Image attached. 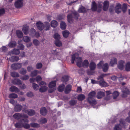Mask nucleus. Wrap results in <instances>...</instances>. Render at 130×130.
<instances>
[{
  "label": "nucleus",
  "mask_w": 130,
  "mask_h": 130,
  "mask_svg": "<svg viewBox=\"0 0 130 130\" xmlns=\"http://www.w3.org/2000/svg\"><path fill=\"white\" fill-rule=\"evenodd\" d=\"M79 16L78 12L73 10L71 11V13L69 14L67 16L68 21L69 23H72L73 22V18L77 20Z\"/></svg>",
  "instance_id": "1"
},
{
  "label": "nucleus",
  "mask_w": 130,
  "mask_h": 130,
  "mask_svg": "<svg viewBox=\"0 0 130 130\" xmlns=\"http://www.w3.org/2000/svg\"><path fill=\"white\" fill-rule=\"evenodd\" d=\"M75 61L77 66L79 67L83 66L84 68H87L88 66L89 62L88 60H85L82 63V59L81 57H77Z\"/></svg>",
  "instance_id": "2"
},
{
  "label": "nucleus",
  "mask_w": 130,
  "mask_h": 130,
  "mask_svg": "<svg viewBox=\"0 0 130 130\" xmlns=\"http://www.w3.org/2000/svg\"><path fill=\"white\" fill-rule=\"evenodd\" d=\"M36 25L37 28L40 30H41L43 29L45 30H49L50 25L49 23L48 22H45L44 23V25H43L42 23L40 21H39L37 23Z\"/></svg>",
  "instance_id": "3"
},
{
  "label": "nucleus",
  "mask_w": 130,
  "mask_h": 130,
  "mask_svg": "<svg viewBox=\"0 0 130 130\" xmlns=\"http://www.w3.org/2000/svg\"><path fill=\"white\" fill-rule=\"evenodd\" d=\"M95 92L92 91L90 92L88 94V98L87 101L90 104L92 105H94L97 104V102L93 99L95 96Z\"/></svg>",
  "instance_id": "4"
},
{
  "label": "nucleus",
  "mask_w": 130,
  "mask_h": 130,
  "mask_svg": "<svg viewBox=\"0 0 130 130\" xmlns=\"http://www.w3.org/2000/svg\"><path fill=\"white\" fill-rule=\"evenodd\" d=\"M104 62L103 61H101L97 65L98 68H102L103 71L104 72H106L108 69L109 65L107 63L103 64Z\"/></svg>",
  "instance_id": "5"
},
{
  "label": "nucleus",
  "mask_w": 130,
  "mask_h": 130,
  "mask_svg": "<svg viewBox=\"0 0 130 130\" xmlns=\"http://www.w3.org/2000/svg\"><path fill=\"white\" fill-rule=\"evenodd\" d=\"M107 75V74H102L97 78V79L98 80H99L100 79H101V80L99 82V84L101 86L104 87L106 86L107 83L104 81L103 78L105 76H106Z\"/></svg>",
  "instance_id": "6"
},
{
  "label": "nucleus",
  "mask_w": 130,
  "mask_h": 130,
  "mask_svg": "<svg viewBox=\"0 0 130 130\" xmlns=\"http://www.w3.org/2000/svg\"><path fill=\"white\" fill-rule=\"evenodd\" d=\"M119 121L120 124L116 125L113 128V130H122V126L124 125L125 121L123 119H120Z\"/></svg>",
  "instance_id": "7"
},
{
  "label": "nucleus",
  "mask_w": 130,
  "mask_h": 130,
  "mask_svg": "<svg viewBox=\"0 0 130 130\" xmlns=\"http://www.w3.org/2000/svg\"><path fill=\"white\" fill-rule=\"evenodd\" d=\"M122 94L121 96L122 97H126L127 95L129 94L130 91L126 87L123 86L122 89Z\"/></svg>",
  "instance_id": "8"
},
{
  "label": "nucleus",
  "mask_w": 130,
  "mask_h": 130,
  "mask_svg": "<svg viewBox=\"0 0 130 130\" xmlns=\"http://www.w3.org/2000/svg\"><path fill=\"white\" fill-rule=\"evenodd\" d=\"M13 117L14 118L17 120L21 119L22 118H28V116L27 115H23L19 113H15L13 115Z\"/></svg>",
  "instance_id": "9"
},
{
  "label": "nucleus",
  "mask_w": 130,
  "mask_h": 130,
  "mask_svg": "<svg viewBox=\"0 0 130 130\" xmlns=\"http://www.w3.org/2000/svg\"><path fill=\"white\" fill-rule=\"evenodd\" d=\"M21 67L22 63H14L11 66V68L15 70L20 68Z\"/></svg>",
  "instance_id": "10"
},
{
  "label": "nucleus",
  "mask_w": 130,
  "mask_h": 130,
  "mask_svg": "<svg viewBox=\"0 0 130 130\" xmlns=\"http://www.w3.org/2000/svg\"><path fill=\"white\" fill-rule=\"evenodd\" d=\"M29 29V27L28 26L26 25H24L23 26L22 30L24 34L26 35L28 33Z\"/></svg>",
  "instance_id": "11"
},
{
  "label": "nucleus",
  "mask_w": 130,
  "mask_h": 130,
  "mask_svg": "<svg viewBox=\"0 0 130 130\" xmlns=\"http://www.w3.org/2000/svg\"><path fill=\"white\" fill-rule=\"evenodd\" d=\"M24 112L25 113H27L28 115L30 116L33 115H34L35 113L34 110L31 109L25 110L24 111Z\"/></svg>",
  "instance_id": "12"
},
{
  "label": "nucleus",
  "mask_w": 130,
  "mask_h": 130,
  "mask_svg": "<svg viewBox=\"0 0 130 130\" xmlns=\"http://www.w3.org/2000/svg\"><path fill=\"white\" fill-rule=\"evenodd\" d=\"M9 91L12 92H18L19 91V89L17 87L14 86L10 87L9 89Z\"/></svg>",
  "instance_id": "13"
},
{
  "label": "nucleus",
  "mask_w": 130,
  "mask_h": 130,
  "mask_svg": "<svg viewBox=\"0 0 130 130\" xmlns=\"http://www.w3.org/2000/svg\"><path fill=\"white\" fill-rule=\"evenodd\" d=\"M125 63L124 61H120L118 65V68L122 70L124 67Z\"/></svg>",
  "instance_id": "14"
},
{
  "label": "nucleus",
  "mask_w": 130,
  "mask_h": 130,
  "mask_svg": "<svg viewBox=\"0 0 130 130\" xmlns=\"http://www.w3.org/2000/svg\"><path fill=\"white\" fill-rule=\"evenodd\" d=\"M12 83L14 85H19L22 83L21 80L18 78H15L12 80Z\"/></svg>",
  "instance_id": "15"
},
{
  "label": "nucleus",
  "mask_w": 130,
  "mask_h": 130,
  "mask_svg": "<svg viewBox=\"0 0 130 130\" xmlns=\"http://www.w3.org/2000/svg\"><path fill=\"white\" fill-rule=\"evenodd\" d=\"M14 5L17 8H20L22 6L23 3L22 2L18 0L15 2Z\"/></svg>",
  "instance_id": "16"
},
{
  "label": "nucleus",
  "mask_w": 130,
  "mask_h": 130,
  "mask_svg": "<svg viewBox=\"0 0 130 130\" xmlns=\"http://www.w3.org/2000/svg\"><path fill=\"white\" fill-rule=\"evenodd\" d=\"M9 60L12 62L18 61L19 59L18 57L17 56H12L9 58Z\"/></svg>",
  "instance_id": "17"
},
{
  "label": "nucleus",
  "mask_w": 130,
  "mask_h": 130,
  "mask_svg": "<svg viewBox=\"0 0 130 130\" xmlns=\"http://www.w3.org/2000/svg\"><path fill=\"white\" fill-rule=\"evenodd\" d=\"M71 89V86L70 85H68L66 87L64 91L65 93L67 94L69 93Z\"/></svg>",
  "instance_id": "18"
},
{
  "label": "nucleus",
  "mask_w": 130,
  "mask_h": 130,
  "mask_svg": "<svg viewBox=\"0 0 130 130\" xmlns=\"http://www.w3.org/2000/svg\"><path fill=\"white\" fill-rule=\"evenodd\" d=\"M40 114L42 115H45L47 113V111L46 108L43 107L41 108L40 110Z\"/></svg>",
  "instance_id": "19"
},
{
  "label": "nucleus",
  "mask_w": 130,
  "mask_h": 130,
  "mask_svg": "<svg viewBox=\"0 0 130 130\" xmlns=\"http://www.w3.org/2000/svg\"><path fill=\"white\" fill-rule=\"evenodd\" d=\"M105 95L104 92L100 91L98 93L96 97L98 99H100L104 97Z\"/></svg>",
  "instance_id": "20"
},
{
  "label": "nucleus",
  "mask_w": 130,
  "mask_h": 130,
  "mask_svg": "<svg viewBox=\"0 0 130 130\" xmlns=\"http://www.w3.org/2000/svg\"><path fill=\"white\" fill-rule=\"evenodd\" d=\"M85 98V95L82 94H80L78 95L77 99L78 100L80 101H82Z\"/></svg>",
  "instance_id": "21"
},
{
  "label": "nucleus",
  "mask_w": 130,
  "mask_h": 130,
  "mask_svg": "<svg viewBox=\"0 0 130 130\" xmlns=\"http://www.w3.org/2000/svg\"><path fill=\"white\" fill-rule=\"evenodd\" d=\"M16 34L18 37L19 38H21L23 36V34L21 31L20 30H18L16 32Z\"/></svg>",
  "instance_id": "22"
},
{
  "label": "nucleus",
  "mask_w": 130,
  "mask_h": 130,
  "mask_svg": "<svg viewBox=\"0 0 130 130\" xmlns=\"http://www.w3.org/2000/svg\"><path fill=\"white\" fill-rule=\"evenodd\" d=\"M56 84V82L55 81H52L50 82L48 85V86L50 88H54Z\"/></svg>",
  "instance_id": "23"
},
{
  "label": "nucleus",
  "mask_w": 130,
  "mask_h": 130,
  "mask_svg": "<svg viewBox=\"0 0 130 130\" xmlns=\"http://www.w3.org/2000/svg\"><path fill=\"white\" fill-rule=\"evenodd\" d=\"M117 63V59L116 58H113L112 59L110 62V65L111 66H113L115 64H116Z\"/></svg>",
  "instance_id": "24"
},
{
  "label": "nucleus",
  "mask_w": 130,
  "mask_h": 130,
  "mask_svg": "<svg viewBox=\"0 0 130 130\" xmlns=\"http://www.w3.org/2000/svg\"><path fill=\"white\" fill-rule=\"evenodd\" d=\"M22 107V106L20 104H18L15 107V110L16 111H19L21 110Z\"/></svg>",
  "instance_id": "25"
},
{
  "label": "nucleus",
  "mask_w": 130,
  "mask_h": 130,
  "mask_svg": "<svg viewBox=\"0 0 130 130\" xmlns=\"http://www.w3.org/2000/svg\"><path fill=\"white\" fill-rule=\"evenodd\" d=\"M23 123L21 122V120L19 122L17 123L14 124L16 128H20L23 127Z\"/></svg>",
  "instance_id": "26"
},
{
  "label": "nucleus",
  "mask_w": 130,
  "mask_h": 130,
  "mask_svg": "<svg viewBox=\"0 0 130 130\" xmlns=\"http://www.w3.org/2000/svg\"><path fill=\"white\" fill-rule=\"evenodd\" d=\"M65 86V85L63 84H62L60 85L58 88V90L60 92L63 91L64 88Z\"/></svg>",
  "instance_id": "27"
},
{
  "label": "nucleus",
  "mask_w": 130,
  "mask_h": 130,
  "mask_svg": "<svg viewBox=\"0 0 130 130\" xmlns=\"http://www.w3.org/2000/svg\"><path fill=\"white\" fill-rule=\"evenodd\" d=\"M67 26V25L66 23L63 22L62 21L60 24V27L62 30L66 29Z\"/></svg>",
  "instance_id": "28"
},
{
  "label": "nucleus",
  "mask_w": 130,
  "mask_h": 130,
  "mask_svg": "<svg viewBox=\"0 0 130 130\" xmlns=\"http://www.w3.org/2000/svg\"><path fill=\"white\" fill-rule=\"evenodd\" d=\"M89 67L91 70H94L95 68L96 64L94 62H92L90 64Z\"/></svg>",
  "instance_id": "29"
},
{
  "label": "nucleus",
  "mask_w": 130,
  "mask_h": 130,
  "mask_svg": "<svg viewBox=\"0 0 130 130\" xmlns=\"http://www.w3.org/2000/svg\"><path fill=\"white\" fill-rule=\"evenodd\" d=\"M58 25V22L56 21H52L51 23V26L52 27H56Z\"/></svg>",
  "instance_id": "30"
},
{
  "label": "nucleus",
  "mask_w": 130,
  "mask_h": 130,
  "mask_svg": "<svg viewBox=\"0 0 130 130\" xmlns=\"http://www.w3.org/2000/svg\"><path fill=\"white\" fill-rule=\"evenodd\" d=\"M11 75L12 77H19V73L16 72H11Z\"/></svg>",
  "instance_id": "31"
},
{
  "label": "nucleus",
  "mask_w": 130,
  "mask_h": 130,
  "mask_svg": "<svg viewBox=\"0 0 130 130\" xmlns=\"http://www.w3.org/2000/svg\"><path fill=\"white\" fill-rule=\"evenodd\" d=\"M17 43L15 41L10 42L8 44L9 46L11 48H13L15 47Z\"/></svg>",
  "instance_id": "32"
},
{
  "label": "nucleus",
  "mask_w": 130,
  "mask_h": 130,
  "mask_svg": "<svg viewBox=\"0 0 130 130\" xmlns=\"http://www.w3.org/2000/svg\"><path fill=\"white\" fill-rule=\"evenodd\" d=\"M78 54L77 53H75L72 55L71 61L72 63H74L75 58L77 56H78Z\"/></svg>",
  "instance_id": "33"
},
{
  "label": "nucleus",
  "mask_w": 130,
  "mask_h": 130,
  "mask_svg": "<svg viewBox=\"0 0 130 130\" xmlns=\"http://www.w3.org/2000/svg\"><path fill=\"white\" fill-rule=\"evenodd\" d=\"M103 8H108L109 7V2L108 1H104L103 3Z\"/></svg>",
  "instance_id": "34"
},
{
  "label": "nucleus",
  "mask_w": 130,
  "mask_h": 130,
  "mask_svg": "<svg viewBox=\"0 0 130 130\" xmlns=\"http://www.w3.org/2000/svg\"><path fill=\"white\" fill-rule=\"evenodd\" d=\"M47 89V88L45 86H42L39 89V91L41 92H45L46 91Z\"/></svg>",
  "instance_id": "35"
},
{
  "label": "nucleus",
  "mask_w": 130,
  "mask_h": 130,
  "mask_svg": "<svg viewBox=\"0 0 130 130\" xmlns=\"http://www.w3.org/2000/svg\"><path fill=\"white\" fill-rule=\"evenodd\" d=\"M30 125L31 127L36 128L39 127L40 126L39 124L35 123H30Z\"/></svg>",
  "instance_id": "36"
},
{
  "label": "nucleus",
  "mask_w": 130,
  "mask_h": 130,
  "mask_svg": "<svg viewBox=\"0 0 130 130\" xmlns=\"http://www.w3.org/2000/svg\"><path fill=\"white\" fill-rule=\"evenodd\" d=\"M18 97V95L15 93H12L10 94L9 95V98H17Z\"/></svg>",
  "instance_id": "37"
},
{
  "label": "nucleus",
  "mask_w": 130,
  "mask_h": 130,
  "mask_svg": "<svg viewBox=\"0 0 130 130\" xmlns=\"http://www.w3.org/2000/svg\"><path fill=\"white\" fill-rule=\"evenodd\" d=\"M119 93L117 91H114L113 93V96L114 99H116L118 96Z\"/></svg>",
  "instance_id": "38"
},
{
  "label": "nucleus",
  "mask_w": 130,
  "mask_h": 130,
  "mask_svg": "<svg viewBox=\"0 0 130 130\" xmlns=\"http://www.w3.org/2000/svg\"><path fill=\"white\" fill-rule=\"evenodd\" d=\"M35 30L34 28H32L31 29L29 35L30 36H32V37H34L35 36Z\"/></svg>",
  "instance_id": "39"
},
{
  "label": "nucleus",
  "mask_w": 130,
  "mask_h": 130,
  "mask_svg": "<svg viewBox=\"0 0 130 130\" xmlns=\"http://www.w3.org/2000/svg\"><path fill=\"white\" fill-rule=\"evenodd\" d=\"M47 120L45 118H42L40 119L39 121V122L41 124H44L47 122Z\"/></svg>",
  "instance_id": "40"
},
{
  "label": "nucleus",
  "mask_w": 130,
  "mask_h": 130,
  "mask_svg": "<svg viewBox=\"0 0 130 130\" xmlns=\"http://www.w3.org/2000/svg\"><path fill=\"white\" fill-rule=\"evenodd\" d=\"M23 40L24 41L27 42H29L30 41V39L28 36H25L23 37Z\"/></svg>",
  "instance_id": "41"
},
{
  "label": "nucleus",
  "mask_w": 130,
  "mask_h": 130,
  "mask_svg": "<svg viewBox=\"0 0 130 130\" xmlns=\"http://www.w3.org/2000/svg\"><path fill=\"white\" fill-rule=\"evenodd\" d=\"M12 53L15 55H18L20 54V52L19 49L14 48L12 51Z\"/></svg>",
  "instance_id": "42"
},
{
  "label": "nucleus",
  "mask_w": 130,
  "mask_h": 130,
  "mask_svg": "<svg viewBox=\"0 0 130 130\" xmlns=\"http://www.w3.org/2000/svg\"><path fill=\"white\" fill-rule=\"evenodd\" d=\"M62 34L65 38H67L69 35V32L67 30H65L62 32Z\"/></svg>",
  "instance_id": "43"
},
{
  "label": "nucleus",
  "mask_w": 130,
  "mask_h": 130,
  "mask_svg": "<svg viewBox=\"0 0 130 130\" xmlns=\"http://www.w3.org/2000/svg\"><path fill=\"white\" fill-rule=\"evenodd\" d=\"M106 93L107 95L106 97L105 98V99L107 100H108L110 98V97L109 96V94L111 93V92L110 91H106Z\"/></svg>",
  "instance_id": "44"
},
{
  "label": "nucleus",
  "mask_w": 130,
  "mask_h": 130,
  "mask_svg": "<svg viewBox=\"0 0 130 130\" xmlns=\"http://www.w3.org/2000/svg\"><path fill=\"white\" fill-rule=\"evenodd\" d=\"M55 44L56 45L58 46H60L62 45V43L59 40H56L55 41Z\"/></svg>",
  "instance_id": "45"
},
{
  "label": "nucleus",
  "mask_w": 130,
  "mask_h": 130,
  "mask_svg": "<svg viewBox=\"0 0 130 130\" xmlns=\"http://www.w3.org/2000/svg\"><path fill=\"white\" fill-rule=\"evenodd\" d=\"M69 79V77L67 76H63L61 78V80L63 82H67Z\"/></svg>",
  "instance_id": "46"
},
{
  "label": "nucleus",
  "mask_w": 130,
  "mask_h": 130,
  "mask_svg": "<svg viewBox=\"0 0 130 130\" xmlns=\"http://www.w3.org/2000/svg\"><path fill=\"white\" fill-rule=\"evenodd\" d=\"M38 72V71L35 70L31 72L30 76L32 77L35 76L37 75Z\"/></svg>",
  "instance_id": "47"
},
{
  "label": "nucleus",
  "mask_w": 130,
  "mask_h": 130,
  "mask_svg": "<svg viewBox=\"0 0 130 130\" xmlns=\"http://www.w3.org/2000/svg\"><path fill=\"white\" fill-rule=\"evenodd\" d=\"M27 72L26 70L24 68H22L21 70L19 72L22 74L24 75Z\"/></svg>",
  "instance_id": "48"
},
{
  "label": "nucleus",
  "mask_w": 130,
  "mask_h": 130,
  "mask_svg": "<svg viewBox=\"0 0 130 130\" xmlns=\"http://www.w3.org/2000/svg\"><path fill=\"white\" fill-rule=\"evenodd\" d=\"M77 0L76 1H71L69 2L68 1L67 2V4L69 5H71L74 4L75 3L77 2Z\"/></svg>",
  "instance_id": "49"
},
{
  "label": "nucleus",
  "mask_w": 130,
  "mask_h": 130,
  "mask_svg": "<svg viewBox=\"0 0 130 130\" xmlns=\"http://www.w3.org/2000/svg\"><path fill=\"white\" fill-rule=\"evenodd\" d=\"M125 70L127 71H130V62H128L127 63L126 65Z\"/></svg>",
  "instance_id": "50"
},
{
  "label": "nucleus",
  "mask_w": 130,
  "mask_h": 130,
  "mask_svg": "<svg viewBox=\"0 0 130 130\" xmlns=\"http://www.w3.org/2000/svg\"><path fill=\"white\" fill-rule=\"evenodd\" d=\"M32 87L33 89L35 90H37L39 89V86L38 85L36 84L33 83Z\"/></svg>",
  "instance_id": "51"
},
{
  "label": "nucleus",
  "mask_w": 130,
  "mask_h": 130,
  "mask_svg": "<svg viewBox=\"0 0 130 130\" xmlns=\"http://www.w3.org/2000/svg\"><path fill=\"white\" fill-rule=\"evenodd\" d=\"M77 101L75 100H72L69 101V104L71 106L75 105Z\"/></svg>",
  "instance_id": "52"
},
{
  "label": "nucleus",
  "mask_w": 130,
  "mask_h": 130,
  "mask_svg": "<svg viewBox=\"0 0 130 130\" xmlns=\"http://www.w3.org/2000/svg\"><path fill=\"white\" fill-rule=\"evenodd\" d=\"M33 44L36 46L39 45L40 44L39 41L37 40L36 39L33 40Z\"/></svg>",
  "instance_id": "53"
},
{
  "label": "nucleus",
  "mask_w": 130,
  "mask_h": 130,
  "mask_svg": "<svg viewBox=\"0 0 130 130\" xmlns=\"http://www.w3.org/2000/svg\"><path fill=\"white\" fill-rule=\"evenodd\" d=\"M54 37L56 40H59V39L60 38V35L57 33H55L54 34Z\"/></svg>",
  "instance_id": "54"
},
{
  "label": "nucleus",
  "mask_w": 130,
  "mask_h": 130,
  "mask_svg": "<svg viewBox=\"0 0 130 130\" xmlns=\"http://www.w3.org/2000/svg\"><path fill=\"white\" fill-rule=\"evenodd\" d=\"M92 8H97V4L95 1H93L92 3Z\"/></svg>",
  "instance_id": "55"
},
{
  "label": "nucleus",
  "mask_w": 130,
  "mask_h": 130,
  "mask_svg": "<svg viewBox=\"0 0 130 130\" xmlns=\"http://www.w3.org/2000/svg\"><path fill=\"white\" fill-rule=\"evenodd\" d=\"M42 66V65L41 63H37L36 65L37 69H39L41 68Z\"/></svg>",
  "instance_id": "56"
},
{
  "label": "nucleus",
  "mask_w": 130,
  "mask_h": 130,
  "mask_svg": "<svg viewBox=\"0 0 130 130\" xmlns=\"http://www.w3.org/2000/svg\"><path fill=\"white\" fill-rule=\"evenodd\" d=\"M86 9H79L78 11L79 12L85 13L86 12Z\"/></svg>",
  "instance_id": "57"
},
{
  "label": "nucleus",
  "mask_w": 130,
  "mask_h": 130,
  "mask_svg": "<svg viewBox=\"0 0 130 130\" xmlns=\"http://www.w3.org/2000/svg\"><path fill=\"white\" fill-rule=\"evenodd\" d=\"M30 125L29 124H24V123H23V127H24L25 128L28 129L30 127Z\"/></svg>",
  "instance_id": "58"
},
{
  "label": "nucleus",
  "mask_w": 130,
  "mask_h": 130,
  "mask_svg": "<svg viewBox=\"0 0 130 130\" xmlns=\"http://www.w3.org/2000/svg\"><path fill=\"white\" fill-rule=\"evenodd\" d=\"M27 95L28 97H31L34 96L33 93L31 92H29L27 93Z\"/></svg>",
  "instance_id": "59"
},
{
  "label": "nucleus",
  "mask_w": 130,
  "mask_h": 130,
  "mask_svg": "<svg viewBox=\"0 0 130 130\" xmlns=\"http://www.w3.org/2000/svg\"><path fill=\"white\" fill-rule=\"evenodd\" d=\"M29 76L28 75H25L21 78V79L23 80H26L29 78Z\"/></svg>",
  "instance_id": "60"
},
{
  "label": "nucleus",
  "mask_w": 130,
  "mask_h": 130,
  "mask_svg": "<svg viewBox=\"0 0 130 130\" xmlns=\"http://www.w3.org/2000/svg\"><path fill=\"white\" fill-rule=\"evenodd\" d=\"M5 12V10L4 9H0V16L4 14Z\"/></svg>",
  "instance_id": "61"
},
{
  "label": "nucleus",
  "mask_w": 130,
  "mask_h": 130,
  "mask_svg": "<svg viewBox=\"0 0 130 130\" xmlns=\"http://www.w3.org/2000/svg\"><path fill=\"white\" fill-rule=\"evenodd\" d=\"M7 49V48L5 46H3L1 48V51L3 52H5L6 51Z\"/></svg>",
  "instance_id": "62"
},
{
  "label": "nucleus",
  "mask_w": 130,
  "mask_h": 130,
  "mask_svg": "<svg viewBox=\"0 0 130 130\" xmlns=\"http://www.w3.org/2000/svg\"><path fill=\"white\" fill-rule=\"evenodd\" d=\"M122 9H115V11L118 14L120 13Z\"/></svg>",
  "instance_id": "63"
},
{
  "label": "nucleus",
  "mask_w": 130,
  "mask_h": 130,
  "mask_svg": "<svg viewBox=\"0 0 130 130\" xmlns=\"http://www.w3.org/2000/svg\"><path fill=\"white\" fill-rule=\"evenodd\" d=\"M129 116L126 119V121L129 123H130V111L128 113Z\"/></svg>",
  "instance_id": "64"
}]
</instances>
